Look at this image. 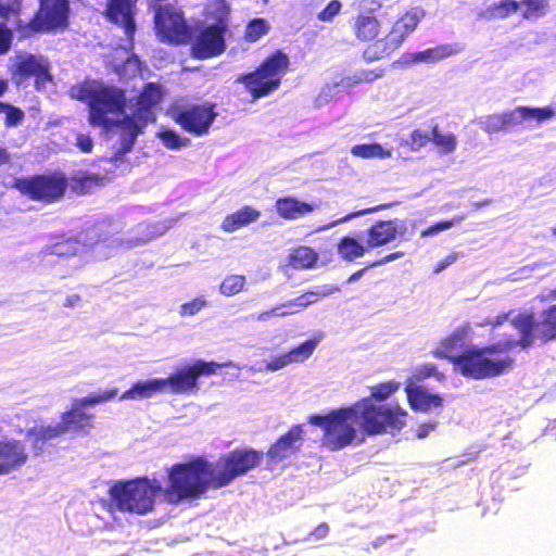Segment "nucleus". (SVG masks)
Returning <instances> with one entry per match:
<instances>
[{
	"label": "nucleus",
	"instance_id": "473e14b6",
	"mask_svg": "<svg viewBox=\"0 0 556 556\" xmlns=\"http://www.w3.org/2000/svg\"><path fill=\"white\" fill-rule=\"evenodd\" d=\"M62 433L55 426H40L34 427L27 431V437H31V448L35 455H39L45 450L48 441L60 437Z\"/></svg>",
	"mask_w": 556,
	"mask_h": 556
},
{
	"label": "nucleus",
	"instance_id": "a211bd4d",
	"mask_svg": "<svg viewBox=\"0 0 556 556\" xmlns=\"http://www.w3.org/2000/svg\"><path fill=\"white\" fill-rule=\"evenodd\" d=\"M420 22L417 10H409L402 14L392 25L388 34L383 36V41L378 45L379 52L369 53V59H386L397 50L406 37L413 33Z\"/></svg>",
	"mask_w": 556,
	"mask_h": 556
},
{
	"label": "nucleus",
	"instance_id": "338daca9",
	"mask_svg": "<svg viewBox=\"0 0 556 556\" xmlns=\"http://www.w3.org/2000/svg\"><path fill=\"white\" fill-rule=\"evenodd\" d=\"M270 317H273V312L271 309H266V311H263L261 313H258L256 316H255V319L257 321H266L268 320Z\"/></svg>",
	"mask_w": 556,
	"mask_h": 556
},
{
	"label": "nucleus",
	"instance_id": "4c0bfd02",
	"mask_svg": "<svg viewBox=\"0 0 556 556\" xmlns=\"http://www.w3.org/2000/svg\"><path fill=\"white\" fill-rule=\"evenodd\" d=\"M270 30L269 23L262 17L252 18L245 26L243 38L247 42H256Z\"/></svg>",
	"mask_w": 556,
	"mask_h": 556
},
{
	"label": "nucleus",
	"instance_id": "412c9836",
	"mask_svg": "<svg viewBox=\"0 0 556 556\" xmlns=\"http://www.w3.org/2000/svg\"><path fill=\"white\" fill-rule=\"evenodd\" d=\"M24 443L15 439H0V476L20 469L27 463Z\"/></svg>",
	"mask_w": 556,
	"mask_h": 556
},
{
	"label": "nucleus",
	"instance_id": "bb28decb",
	"mask_svg": "<svg viewBox=\"0 0 556 556\" xmlns=\"http://www.w3.org/2000/svg\"><path fill=\"white\" fill-rule=\"evenodd\" d=\"M261 217V212L250 205H244L238 211L225 216L220 229L226 233L235 232Z\"/></svg>",
	"mask_w": 556,
	"mask_h": 556
},
{
	"label": "nucleus",
	"instance_id": "f8f14e48",
	"mask_svg": "<svg viewBox=\"0 0 556 556\" xmlns=\"http://www.w3.org/2000/svg\"><path fill=\"white\" fill-rule=\"evenodd\" d=\"M89 124L105 129L112 128L109 114L121 113L126 106L125 92L113 86H100L89 91Z\"/></svg>",
	"mask_w": 556,
	"mask_h": 556
},
{
	"label": "nucleus",
	"instance_id": "a878e982",
	"mask_svg": "<svg viewBox=\"0 0 556 556\" xmlns=\"http://www.w3.org/2000/svg\"><path fill=\"white\" fill-rule=\"evenodd\" d=\"M275 208L281 218L294 220L312 213L315 206L293 197H282L276 200Z\"/></svg>",
	"mask_w": 556,
	"mask_h": 556
},
{
	"label": "nucleus",
	"instance_id": "69168bd1",
	"mask_svg": "<svg viewBox=\"0 0 556 556\" xmlns=\"http://www.w3.org/2000/svg\"><path fill=\"white\" fill-rule=\"evenodd\" d=\"M80 300L78 294H71L65 299L63 306L73 308L79 304Z\"/></svg>",
	"mask_w": 556,
	"mask_h": 556
},
{
	"label": "nucleus",
	"instance_id": "393cba45",
	"mask_svg": "<svg viewBox=\"0 0 556 556\" xmlns=\"http://www.w3.org/2000/svg\"><path fill=\"white\" fill-rule=\"evenodd\" d=\"M162 89L156 83H148L137 97L135 105L136 117L149 118L154 121L152 108L159 104L162 100Z\"/></svg>",
	"mask_w": 556,
	"mask_h": 556
},
{
	"label": "nucleus",
	"instance_id": "f257e3e1",
	"mask_svg": "<svg viewBox=\"0 0 556 556\" xmlns=\"http://www.w3.org/2000/svg\"><path fill=\"white\" fill-rule=\"evenodd\" d=\"M406 416L400 406L376 405L366 397L325 415H311L308 422L323 429V446L336 452L363 443L367 437L401 430Z\"/></svg>",
	"mask_w": 556,
	"mask_h": 556
},
{
	"label": "nucleus",
	"instance_id": "c756f323",
	"mask_svg": "<svg viewBox=\"0 0 556 556\" xmlns=\"http://www.w3.org/2000/svg\"><path fill=\"white\" fill-rule=\"evenodd\" d=\"M368 251L366 242L351 236L341 237L337 243V252L345 262H354L363 257Z\"/></svg>",
	"mask_w": 556,
	"mask_h": 556
},
{
	"label": "nucleus",
	"instance_id": "cd10ccee",
	"mask_svg": "<svg viewBox=\"0 0 556 556\" xmlns=\"http://www.w3.org/2000/svg\"><path fill=\"white\" fill-rule=\"evenodd\" d=\"M407 401L414 410L428 412L431 407L442 405V397L438 394H431L419 386H407L405 388Z\"/></svg>",
	"mask_w": 556,
	"mask_h": 556
},
{
	"label": "nucleus",
	"instance_id": "b1692460",
	"mask_svg": "<svg viewBox=\"0 0 556 556\" xmlns=\"http://www.w3.org/2000/svg\"><path fill=\"white\" fill-rule=\"evenodd\" d=\"M399 233L396 219L378 220L366 230V244L368 250L383 247L392 242Z\"/></svg>",
	"mask_w": 556,
	"mask_h": 556
},
{
	"label": "nucleus",
	"instance_id": "0eeeda50",
	"mask_svg": "<svg viewBox=\"0 0 556 556\" xmlns=\"http://www.w3.org/2000/svg\"><path fill=\"white\" fill-rule=\"evenodd\" d=\"M511 325L519 333V339L506 340V354L515 346L523 350L533 345L535 340L547 343L556 339V304H553L541 311L539 319L532 312L518 314Z\"/></svg>",
	"mask_w": 556,
	"mask_h": 556
},
{
	"label": "nucleus",
	"instance_id": "20e7f679",
	"mask_svg": "<svg viewBox=\"0 0 556 556\" xmlns=\"http://www.w3.org/2000/svg\"><path fill=\"white\" fill-rule=\"evenodd\" d=\"M212 463L203 456H193L167 469V484L163 495L167 503L177 505L185 500L199 498L212 488Z\"/></svg>",
	"mask_w": 556,
	"mask_h": 556
},
{
	"label": "nucleus",
	"instance_id": "ddd939ff",
	"mask_svg": "<svg viewBox=\"0 0 556 556\" xmlns=\"http://www.w3.org/2000/svg\"><path fill=\"white\" fill-rule=\"evenodd\" d=\"M170 118L180 128L195 137L206 135L217 117L214 102L185 103L170 109Z\"/></svg>",
	"mask_w": 556,
	"mask_h": 556
},
{
	"label": "nucleus",
	"instance_id": "680f3d73",
	"mask_svg": "<svg viewBox=\"0 0 556 556\" xmlns=\"http://www.w3.org/2000/svg\"><path fill=\"white\" fill-rule=\"evenodd\" d=\"M382 76V71H364L362 76L358 77L357 81H372Z\"/></svg>",
	"mask_w": 556,
	"mask_h": 556
},
{
	"label": "nucleus",
	"instance_id": "2eb2a0df",
	"mask_svg": "<svg viewBox=\"0 0 556 556\" xmlns=\"http://www.w3.org/2000/svg\"><path fill=\"white\" fill-rule=\"evenodd\" d=\"M10 75L11 80L17 86L33 79L36 90L46 88L47 84L53 79L48 59L33 53L17 55L10 70Z\"/></svg>",
	"mask_w": 556,
	"mask_h": 556
},
{
	"label": "nucleus",
	"instance_id": "6e6d98bb",
	"mask_svg": "<svg viewBox=\"0 0 556 556\" xmlns=\"http://www.w3.org/2000/svg\"><path fill=\"white\" fill-rule=\"evenodd\" d=\"M342 4L339 0H331L318 13V20L321 22H329L341 11Z\"/></svg>",
	"mask_w": 556,
	"mask_h": 556
},
{
	"label": "nucleus",
	"instance_id": "4be33fe9",
	"mask_svg": "<svg viewBox=\"0 0 556 556\" xmlns=\"http://www.w3.org/2000/svg\"><path fill=\"white\" fill-rule=\"evenodd\" d=\"M148 122H151V119L136 117L135 114L132 116L126 115L122 119L112 121V127H118L123 130L121 135V148L115 153L116 157H121L131 151L138 135L147 126Z\"/></svg>",
	"mask_w": 556,
	"mask_h": 556
},
{
	"label": "nucleus",
	"instance_id": "09e8293b",
	"mask_svg": "<svg viewBox=\"0 0 556 556\" xmlns=\"http://www.w3.org/2000/svg\"><path fill=\"white\" fill-rule=\"evenodd\" d=\"M520 5H525L523 18L530 20L544 13L547 0H521Z\"/></svg>",
	"mask_w": 556,
	"mask_h": 556
},
{
	"label": "nucleus",
	"instance_id": "f3484780",
	"mask_svg": "<svg viewBox=\"0 0 556 556\" xmlns=\"http://www.w3.org/2000/svg\"><path fill=\"white\" fill-rule=\"evenodd\" d=\"M228 29L207 24L192 30L190 54L195 60H207L219 56L226 50L225 35Z\"/></svg>",
	"mask_w": 556,
	"mask_h": 556
},
{
	"label": "nucleus",
	"instance_id": "58836bf2",
	"mask_svg": "<svg viewBox=\"0 0 556 556\" xmlns=\"http://www.w3.org/2000/svg\"><path fill=\"white\" fill-rule=\"evenodd\" d=\"M441 153H452L457 144L456 137L452 134H442L438 125L431 128V140Z\"/></svg>",
	"mask_w": 556,
	"mask_h": 556
},
{
	"label": "nucleus",
	"instance_id": "c03bdc74",
	"mask_svg": "<svg viewBox=\"0 0 556 556\" xmlns=\"http://www.w3.org/2000/svg\"><path fill=\"white\" fill-rule=\"evenodd\" d=\"M399 388L400 383L394 380L380 382L370 387V397L378 401H384Z\"/></svg>",
	"mask_w": 556,
	"mask_h": 556
},
{
	"label": "nucleus",
	"instance_id": "7c9ffc66",
	"mask_svg": "<svg viewBox=\"0 0 556 556\" xmlns=\"http://www.w3.org/2000/svg\"><path fill=\"white\" fill-rule=\"evenodd\" d=\"M318 300V294L313 291H307L299 295L294 300H289L271 307L273 316L285 317L299 313L302 308L315 303Z\"/></svg>",
	"mask_w": 556,
	"mask_h": 556
},
{
	"label": "nucleus",
	"instance_id": "72a5a7b5",
	"mask_svg": "<svg viewBox=\"0 0 556 556\" xmlns=\"http://www.w3.org/2000/svg\"><path fill=\"white\" fill-rule=\"evenodd\" d=\"M230 12V4L227 0H208L205 7V16L215 22L213 25L226 29L229 26Z\"/></svg>",
	"mask_w": 556,
	"mask_h": 556
},
{
	"label": "nucleus",
	"instance_id": "4d7b16f0",
	"mask_svg": "<svg viewBox=\"0 0 556 556\" xmlns=\"http://www.w3.org/2000/svg\"><path fill=\"white\" fill-rule=\"evenodd\" d=\"M292 364L291 359L287 353L274 356L269 362L266 364V369L276 371L279 370L288 365Z\"/></svg>",
	"mask_w": 556,
	"mask_h": 556
},
{
	"label": "nucleus",
	"instance_id": "ea45409f",
	"mask_svg": "<svg viewBox=\"0 0 556 556\" xmlns=\"http://www.w3.org/2000/svg\"><path fill=\"white\" fill-rule=\"evenodd\" d=\"M453 50L448 46H439L419 51L415 54L414 59L418 62H437L450 56Z\"/></svg>",
	"mask_w": 556,
	"mask_h": 556
},
{
	"label": "nucleus",
	"instance_id": "6ab92c4d",
	"mask_svg": "<svg viewBox=\"0 0 556 556\" xmlns=\"http://www.w3.org/2000/svg\"><path fill=\"white\" fill-rule=\"evenodd\" d=\"M137 3L138 0H108L103 13L109 22L123 29L131 43L137 31Z\"/></svg>",
	"mask_w": 556,
	"mask_h": 556
},
{
	"label": "nucleus",
	"instance_id": "e2e57ef3",
	"mask_svg": "<svg viewBox=\"0 0 556 556\" xmlns=\"http://www.w3.org/2000/svg\"><path fill=\"white\" fill-rule=\"evenodd\" d=\"M387 207H389V204H382V205H379L377 207L366 208V210H363V211H359V212H356V213H351V214L342 217L339 222H345V220H349L352 217H355V216H358V215H362V214H367V213L376 212L378 210H382V208H387Z\"/></svg>",
	"mask_w": 556,
	"mask_h": 556
},
{
	"label": "nucleus",
	"instance_id": "052dcab7",
	"mask_svg": "<svg viewBox=\"0 0 556 556\" xmlns=\"http://www.w3.org/2000/svg\"><path fill=\"white\" fill-rule=\"evenodd\" d=\"M457 258H458V253H456V252H453V253L446 255L445 257H443L442 260L437 262V264L434 265V268H433V273H435V274L441 273L442 270L447 268L450 265L455 263Z\"/></svg>",
	"mask_w": 556,
	"mask_h": 556
},
{
	"label": "nucleus",
	"instance_id": "de8ad7c7",
	"mask_svg": "<svg viewBox=\"0 0 556 556\" xmlns=\"http://www.w3.org/2000/svg\"><path fill=\"white\" fill-rule=\"evenodd\" d=\"M413 377L417 381L425 380L430 377H434L438 381H443L445 376L439 371L437 366L431 363L422 364L414 369Z\"/></svg>",
	"mask_w": 556,
	"mask_h": 556
},
{
	"label": "nucleus",
	"instance_id": "39448f33",
	"mask_svg": "<svg viewBox=\"0 0 556 556\" xmlns=\"http://www.w3.org/2000/svg\"><path fill=\"white\" fill-rule=\"evenodd\" d=\"M162 491L156 479L139 477L118 480L109 490L111 504L121 513L146 515L152 511L154 498Z\"/></svg>",
	"mask_w": 556,
	"mask_h": 556
},
{
	"label": "nucleus",
	"instance_id": "dca6fc26",
	"mask_svg": "<svg viewBox=\"0 0 556 556\" xmlns=\"http://www.w3.org/2000/svg\"><path fill=\"white\" fill-rule=\"evenodd\" d=\"M352 33L355 39L361 43H367V47L362 52V58L367 62H376L381 59H369L367 52H379L378 45L383 41V26L382 22L375 14L374 10L358 12L353 18L351 24Z\"/></svg>",
	"mask_w": 556,
	"mask_h": 556
},
{
	"label": "nucleus",
	"instance_id": "0e129e2a",
	"mask_svg": "<svg viewBox=\"0 0 556 556\" xmlns=\"http://www.w3.org/2000/svg\"><path fill=\"white\" fill-rule=\"evenodd\" d=\"M12 161L11 153L5 147H0V167L10 164Z\"/></svg>",
	"mask_w": 556,
	"mask_h": 556
},
{
	"label": "nucleus",
	"instance_id": "a18cd8bd",
	"mask_svg": "<svg viewBox=\"0 0 556 556\" xmlns=\"http://www.w3.org/2000/svg\"><path fill=\"white\" fill-rule=\"evenodd\" d=\"M431 140V135L421 129H414L408 138L404 141V146L407 147L410 151H419L421 148L426 147L428 142Z\"/></svg>",
	"mask_w": 556,
	"mask_h": 556
},
{
	"label": "nucleus",
	"instance_id": "bf43d9fd",
	"mask_svg": "<svg viewBox=\"0 0 556 556\" xmlns=\"http://www.w3.org/2000/svg\"><path fill=\"white\" fill-rule=\"evenodd\" d=\"M76 146L84 153H90L93 149V141L89 135L79 134L76 138Z\"/></svg>",
	"mask_w": 556,
	"mask_h": 556
},
{
	"label": "nucleus",
	"instance_id": "4468645a",
	"mask_svg": "<svg viewBox=\"0 0 556 556\" xmlns=\"http://www.w3.org/2000/svg\"><path fill=\"white\" fill-rule=\"evenodd\" d=\"M224 364L195 359L189 365L177 368L173 374L164 379L165 390L172 394H189L198 391V380L200 377H210L215 375Z\"/></svg>",
	"mask_w": 556,
	"mask_h": 556
},
{
	"label": "nucleus",
	"instance_id": "49530a36",
	"mask_svg": "<svg viewBox=\"0 0 556 556\" xmlns=\"http://www.w3.org/2000/svg\"><path fill=\"white\" fill-rule=\"evenodd\" d=\"M159 137L164 146L170 150H178L189 143L188 138L180 137L176 131L172 129H164L160 131Z\"/></svg>",
	"mask_w": 556,
	"mask_h": 556
},
{
	"label": "nucleus",
	"instance_id": "8fccbe9b",
	"mask_svg": "<svg viewBox=\"0 0 556 556\" xmlns=\"http://www.w3.org/2000/svg\"><path fill=\"white\" fill-rule=\"evenodd\" d=\"M402 256H404V252H402V251H396V252L387 254L382 258L372 262L368 266L354 271L349 277L348 282L356 281L357 279H359L368 268L376 267V266H379V265H383L386 263L395 261V260H397V258H400Z\"/></svg>",
	"mask_w": 556,
	"mask_h": 556
},
{
	"label": "nucleus",
	"instance_id": "79ce46f5",
	"mask_svg": "<svg viewBox=\"0 0 556 556\" xmlns=\"http://www.w3.org/2000/svg\"><path fill=\"white\" fill-rule=\"evenodd\" d=\"M245 285V277L243 275H229L219 286V291L226 296H232L241 292Z\"/></svg>",
	"mask_w": 556,
	"mask_h": 556
},
{
	"label": "nucleus",
	"instance_id": "3c124183",
	"mask_svg": "<svg viewBox=\"0 0 556 556\" xmlns=\"http://www.w3.org/2000/svg\"><path fill=\"white\" fill-rule=\"evenodd\" d=\"M463 219H464V216H456V217H454L452 219L437 222L435 224H433V225L427 227L426 229H424L421 231V237L433 236V235H435V233H438L440 231L450 229L454 225L460 223Z\"/></svg>",
	"mask_w": 556,
	"mask_h": 556
},
{
	"label": "nucleus",
	"instance_id": "c85d7f7f",
	"mask_svg": "<svg viewBox=\"0 0 556 556\" xmlns=\"http://www.w3.org/2000/svg\"><path fill=\"white\" fill-rule=\"evenodd\" d=\"M163 392H166L163 378L137 381L121 394L119 400H142Z\"/></svg>",
	"mask_w": 556,
	"mask_h": 556
},
{
	"label": "nucleus",
	"instance_id": "e433bc0d",
	"mask_svg": "<svg viewBox=\"0 0 556 556\" xmlns=\"http://www.w3.org/2000/svg\"><path fill=\"white\" fill-rule=\"evenodd\" d=\"M72 188L78 194H86L99 186L101 178L96 174L78 173L71 178Z\"/></svg>",
	"mask_w": 556,
	"mask_h": 556
},
{
	"label": "nucleus",
	"instance_id": "774afa93",
	"mask_svg": "<svg viewBox=\"0 0 556 556\" xmlns=\"http://www.w3.org/2000/svg\"><path fill=\"white\" fill-rule=\"evenodd\" d=\"M548 299L551 300H556V288L553 289L549 294H548Z\"/></svg>",
	"mask_w": 556,
	"mask_h": 556
},
{
	"label": "nucleus",
	"instance_id": "9d476101",
	"mask_svg": "<svg viewBox=\"0 0 556 556\" xmlns=\"http://www.w3.org/2000/svg\"><path fill=\"white\" fill-rule=\"evenodd\" d=\"M153 27L159 40L169 46L188 45L192 39V27L185 12L174 3H165L164 7L156 9Z\"/></svg>",
	"mask_w": 556,
	"mask_h": 556
},
{
	"label": "nucleus",
	"instance_id": "423d86ee",
	"mask_svg": "<svg viewBox=\"0 0 556 556\" xmlns=\"http://www.w3.org/2000/svg\"><path fill=\"white\" fill-rule=\"evenodd\" d=\"M289 67L288 54L282 50H275L254 71L239 75L236 83L242 84L253 100L262 99L280 87Z\"/></svg>",
	"mask_w": 556,
	"mask_h": 556
},
{
	"label": "nucleus",
	"instance_id": "f03ea898",
	"mask_svg": "<svg viewBox=\"0 0 556 556\" xmlns=\"http://www.w3.org/2000/svg\"><path fill=\"white\" fill-rule=\"evenodd\" d=\"M470 332L469 324L457 327L440 341L439 346L432 351V355L450 361L454 371L473 380L500 377L514 368L515 359L506 354L504 341L483 346L470 345L459 354H454L466 344Z\"/></svg>",
	"mask_w": 556,
	"mask_h": 556
},
{
	"label": "nucleus",
	"instance_id": "5fc2aeb1",
	"mask_svg": "<svg viewBox=\"0 0 556 556\" xmlns=\"http://www.w3.org/2000/svg\"><path fill=\"white\" fill-rule=\"evenodd\" d=\"M520 7V2L515 0H503L494 5V13L497 17L505 18L516 13Z\"/></svg>",
	"mask_w": 556,
	"mask_h": 556
},
{
	"label": "nucleus",
	"instance_id": "c9c22d12",
	"mask_svg": "<svg viewBox=\"0 0 556 556\" xmlns=\"http://www.w3.org/2000/svg\"><path fill=\"white\" fill-rule=\"evenodd\" d=\"M354 156L362 159H389L392 153L390 150L384 149L380 143H362L355 144L351 149Z\"/></svg>",
	"mask_w": 556,
	"mask_h": 556
},
{
	"label": "nucleus",
	"instance_id": "f704fd0d",
	"mask_svg": "<svg viewBox=\"0 0 556 556\" xmlns=\"http://www.w3.org/2000/svg\"><path fill=\"white\" fill-rule=\"evenodd\" d=\"M8 87V81L0 78V98L7 92ZM0 114H5L4 124L7 127H15L25 118V113L22 109L5 102H0Z\"/></svg>",
	"mask_w": 556,
	"mask_h": 556
},
{
	"label": "nucleus",
	"instance_id": "7ed1b4c3",
	"mask_svg": "<svg viewBox=\"0 0 556 556\" xmlns=\"http://www.w3.org/2000/svg\"><path fill=\"white\" fill-rule=\"evenodd\" d=\"M24 3L25 0H0V55L11 50L14 33L25 40L64 30L70 24L68 0H38V9L28 21L22 18Z\"/></svg>",
	"mask_w": 556,
	"mask_h": 556
},
{
	"label": "nucleus",
	"instance_id": "9b49d317",
	"mask_svg": "<svg viewBox=\"0 0 556 556\" xmlns=\"http://www.w3.org/2000/svg\"><path fill=\"white\" fill-rule=\"evenodd\" d=\"M117 393L118 390L113 388L100 393H90L87 396L75 400L71 408L61 415V421L56 424L61 433H89L93 428L94 415L88 413L85 407L111 401L117 395Z\"/></svg>",
	"mask_w": 556,
	"mask_h": 556
},
{
	"label": "nucleus",
	"instance_id": "1a4fd4ad",
	"mask_svg": "<svg viewBox=\"0 0 556 556\" xmlns=\"http://www.w3.org/2000/svg\"><path fill=\"white\" fill-rule=\"evenodd\" d=\"M12 188L31 201L52 204L59 202L66 193L68 179L64 173L53 170L15 178Z\"/></svg>",
	"mask_w": 556,
	"mask_h": 556
},
{
	"label": "nucleus",
	"instance_id": "37998d69",
	"mask_svg": "<svg viewBox=\"0 0 556 556\" xmlns=\"http://www.w3.org/2000/svg\"><path fill=\"white\" fill-rule=\"evenodd\" d=\"M78 240L68 238L50 245L49 253L56 256H74L78 252Z\"/></svg>",
	"mask_w": 556,
	"mask_h": 556
},
{
	"label": "nucleus",
	"instance_id": "2f4dec72",
	"mask_svg": "<svg viewBox=\"0 0 556 556\" xmlns=\"http://www.w3.org/2000/svg\"><path fill=\"white\" fill-rule=\"evenodd\" d=\"M287 258L291 267L296 269H308L316 265L319 260V255L309 247L299 245L291 249Z\"/></svg>",
	"mask_w": 556,
	"mask_h": 556
},
{
	"label": "nucleus",
	"instance_id": "a19ab883",
	"mask_svg": "<svg viewBox=\"0 0 556 556\" xmlns=\"http://www.w3.org/2000/svg\"><path fill=\"white\" fill-rule=\"evenodd\" d=\"M317 346L316 339H308L298 346L288 351V355L291 359V363H302L307 359L315 351Z\"/></svg>",
	"mask_w": 556,
	"mask_h": 556
},
{
	"label": "nucleus",
	"instance_id": "6e6552de",
	"mask_svg": "<svg viewBox=\"0 0 556 556\" xmlns=\"http://www.w3.org/2000/svg\"><path fill=\"white\" fill-rule=\"evenodd\" d=\"M263 458L264 453L252 447H237L220 455L217 462L212 464V488L227 486L236 478L258 467Z\"/></svg>",
	"mask_w": 556,
	"mask_h": 556
},
{
	"label": "nucleus",
	"instance_id": "5701e85b",
	"mask_svg": "<svg viewBox=\"0 0 556 556\" xmlns=\"http://www.w3.org/2000/svg\"><path fill=\"white\" fill-rule=\"evenodd\" d=\"M506 130H510L526 122H535L541 124L555 114L554 110L549 106L545 108H529L517 106L514 110L502 112Z\"/></svg>",
	"mask_w": 556,
	"mask_h": 556
},
{
	"label": "nucleus",
	"instance_id": "13d9d810",
	"mask_svg": "<svg viewBox=\"0 0 556 556\" xmlns=\"http://www.w3.org/2000/svg\"><path fill=\"white\" fill-rule=\"evenodd\" d=\"M329 531H330V529H329L328 523L321 522L318 526H316L308 533L307 540H311V539H313L315 541L323 540L329 534Z\"/></svg>",
	"mask_w": 556,
	"mask_h": 556
},
{
	"label": "nucleus",
	"instance_id": "864d4df0",
	"mask_svg": "<svg viewBox=\"0 0 556 556\" xmlns=\"http://www.w3.org/2000/svg\"><path fill=\"white\" fill-rule=\"evenodd\" d=\"M484 130L492 134V132H500V131H507L503 113H494L489 116H486L484 122Z\"/></svg>",
	"mask_w": 556,
	"mask_h": 556
},
{
	"label": "nucleus",
	"instance_id": "603ef678",
	"mask_svg": "<svg viewBox=\"0 0 556 556\" xmlns=\"http://www.w3.org/2000/svg\"><path fill=\"white\" fill-rule=\"evenodd\" d=\"M206 306V300L202 296L192 299L180 305L179 314L182 317L193 316Z\"/></svg>",
	"mask_w": 556,
	"mask_h": 556
},
{
	"label": "nucleus",
	"instance_id": "aec40b11",
	"mask_svg": "<svg viewBox=\"0 0 556 556\" xmlns=\"http://www.w3.org/2000/svg\"><path fill=\"white\" fill-rule=\"evenodd\" d=\"M303 426L294 425L280 435L264 454L269 468L279 465L292 454L300 452L303 444Z\"/></svg>",
	"mask_w": 556,
	"mask_h": 556
}]
</instances>
